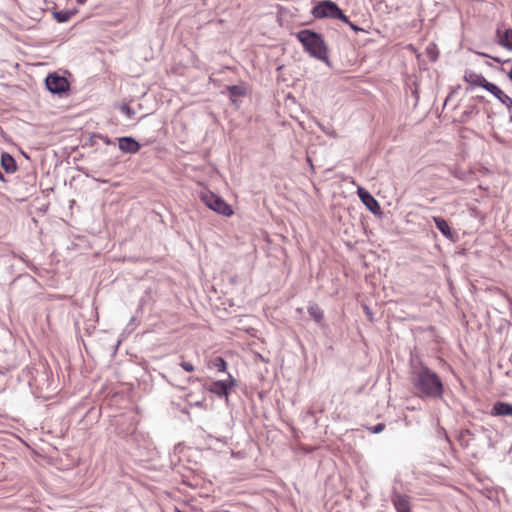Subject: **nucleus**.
Returning <instances> with one entry per match:
<instances>
[{"instance_id":"31","label":"nucleus","mask_w":512,"mask_h":512,"mask_svg":"<svg viewBox=\"0 0 512 512\" xmlns=\"http://www.w3.org/2000/svg\"><path fill=\"white\" fill-rule=\"evenodd\" d=\"M76 1H77V3H79V4H84V3L86 2V0H76Z\"/></svg>"},{"instance_id":"2","label":"nucleus","mask_w":512,"mask_h":512,"mask_svg":"<svg viewBox=\"0 0 512 512\" xmlns=\"http://www.w3.org/2000/svg\"><path fill=\"white\" fill-rule=\"evenodd\" d=\"M297 40L302 44L304 51L311 57L320 60L327 65L330 64L328 47L322 35L309 29H304L296 34Z\"/></svg>"},{"instance_id":"9","label":"nucleus","mask_w":512,"mask_h":512,"mask_svg":"<svg viewBox=\"0 0 512 512\" xmlns=\"http://www.w3.org/2000/svg\"><path fill=\"white\" fill-rule=\"evenodd\" d=\"M464 80L470 85V89H473L476 86H480L487 90L488 85H491V82H488L483 75L473 71H466ZM468 90L469 88H467V91Z\"/></svg>"},{"instance_id":"11","label":"nucleus","mask_w":512,"mask_h":512,"mask_svg":"<svg viewBox=\"0 0 512 512\" xmlns=\"http://www.w3.org/2000/svg\"><path fill=\"white\" fill-rule=\"evenodd\" d=\"M487 91L496 97L507 108H512V98L506 95L497 85L491 83V85H488Z\"/></svg>"},{"instance_id":"29","label":"nucleus","mask_w":512,"mask_h":512,"mask_svg":"<svg viewBox=\"0 0 512 512\" xmlns=\"http://www.w3.org/2000/svg\"><path fill=\"white\" fill-rule=\"evenodd\" d=\"M508 78H509V79H510V81L512 82V66H511L510 71L508 72Z\"/></svg>"},{"instance_id":"23","label":"nucleus","mask_w":512,"mask_h":512,"mask_svg":"<svg viewBox=\"0 0 512 512\" xmlns=\"http://www.w3.org/2000/svg\"><path fill=\"white\" fill-rule=\"evenodd\" d=\"M180 366H181L185 371H187V372H192V371H194V369H195V368H194V366H193V364H191L190 362H186V361H182V362L180 363Z\"/></svg>"},{"instance_id":"25","label":"nucleus","mask_w":512,"mask_h":512,"mask_svg":"<svg viewBox=\"0 0 512 512\" xmlns=\"http://www.w3.org/2000/svg\"><path fill=\"white\" fill-rule=\"evenodd\" d=\"M99 138L106 144V145H111L113 144V142L107 137V136H103V135H100Z\"/></svg>"},{"instance_id":"7","label":"nucleus","mask_w":512,"mask_h":512,"mask_svg":"<svg viewBox=\"0 0 512 512\" xmlns=\"http://www.w3.org/2000/svg\"><path fill=\"white\" fill-rule=\"evenodd\" d=\"M235 385V379L229 375V380H217L211 383L209 391L218 397L228 398V390L230 387Z\"/></svg>"},{"instance_id":"5","label":"nucleus","mask_w":512,"mask_h":512,"mask_svg":"<svg viewBox=\"0 0 512 512\" xmlns=\"http://www.w3.org/2000/svg\"><path fill=\"white\" fill-rule=\"evenodd\" d=\"M46 88L53 94H61L66 92L70 84L68 80L57 74H49L45 79Z\"/></svg>"},{"instance_id":"28","label":"nucleus","mask_w":512,"mask_h":512,"mask_svg":"<svg viewBox=\"0 0 512 512\" xmlns=\"http://www.w3.org/2000/svg\"><path fill=\"white\" fill-rule=\"evenodd\" d=\"M193 405L197 406V407H202L203 406V401H197Z\"/></svg>"},{"instance_id":"1","label":"nucleus","mask_w":512,"mask_h":512,"mask_svg":"<svg viewBox=\"0 0 512 512\" xmlns=\"http://www.w3.org/2000/svg\"><path fill=\"white\" fill-rule=\"evenodd\" d=\"M411 382L420 398L440 399L443 396L440 377L420 360L411 361Z\"/></svg>"},{"instance_id":"6","label":"nucleus","mask_w":512,"mask_h":512,"mask_svg":"<svg viewBox=\"0 0 512 512\" xmlns=\"http://www.w3.org/2000/svg\"><path fill=\"white\" fill-rule=\"evenodd\" d=\"M391 502L397 512H411L410 496L393 490L391 494Z\"/></svg>"},{"instance_id":"8","label":"nucleus","mask_w":512,"mask_h":512,"mask_svg":"<svg viewBox=\"0 0 512 512\" xmlns=\"http://www.w3.org/2000/svg\"><path fill=\"white\" fill-rule=\"evenodd\" d=\"M357 194L362 203L370 212H372L373 214L380 213L381 207L378 201L373 197L371 193H369L366 189L362 187H358Z\"/></svg>"},{"instance_id":"30","label":"nucleus","mask_w":512,"mask_h":512,"mask_svg":"<svg viewBox=\"0 0 512 512\" xmlns=\"http://www.w3.org/2000/svg\"><path fill=\"white\" fill-rule=\"evenodd\" d=\"M364 310H365L367 315H369V316L371 315V312H370V310H369V308L367 306L364 307Z\"/></svg>"},{"instance_id":"12","label":"nucleus","mask_w":512,"mask_h":512,"mask_svg":"<svg viewBox=\"0 0 512 512\" xmlns=\"http://www.w3.org/2000/svg\"><path fill=\"white\" fill-rule=\"evenodd\" d=\"M433 221L438 230L449 240H454V232L448 222L442 217H433Z\"/></svg>"},{"instance_id":"4","label":"nucleus","mask_w":512,"mask_h":512,"mask_svg":"<svg viewBox=\"0 0 512 512\" xmlns=\"http://www.w3.org/2000/svg\"><path fill=\"white\" fill-rule=\"evenodd\" d=\"M339 6L330 0L319 1L311 10L313 17L318 19L331 18L335 19L339 13Z\"/></svg>"},{"instance_id":"21","label":"nucleus","mask_w":512,"mask_h":512,"mask_svg":"<svg viewBox=\"0 0 512 512\" xmlns=\"http://www.w3.org/2000/svg\"><path fill=\"white\" fill-rule=\"evenodd\" d=\"M120 111L123 114H125L128 118H132L135 114V111L127 104L121 105Z\"/></svg>"},{"instance_id":"15","label":"nucleus","mask_w":512,"mask_h":512,"mask_svg":"<svg viewBox=\"0 0 512 512\" xmlns=\"http://www.w3.org/2000/svg\"><path fill=\"white\" fill-rule=\"evenodd\" d=\"M498 44L512 51V29H506L503 33L497 30Z\"/></svg>"},{"instance_id":"10","label":"nucleus","mask_w":512,"mask_h":512,"mask_svg":"<svg viewBox=\"0 0 512 512\" xmlns=\"http://www.w3.org/2000/svg\"><path fill=\"white\" fill-rule=\"evenodd\" d=\"M119 149L124 153L134 154L140 149V144L132 137H120L118 138Z\"/></svg>"},{"instance_id":"24","label":"nucleus","mask_w":512,"mask_h":512,"mask_svg":"<svg viewBox=\"0 0 512 512\" xmlns=\"http://www.w3.org/2000/svg\"><path fill=\"white\" fill-rule=\"evenodd\" d=\"M335 19H339L341 20L343 23H346L347 25L350 23L348 17L346 15H344V13L342 12V10L340 9L339 10V13L337 14L336 18Z\"/></svg>"},{"instance_id":"14","label":"nucleus","mask_w":512,"mask_h":512,"mask_svg":"<svg viewBox=\"0 0 512 512\" xmlns=\"http://www.w3.org/2000/svg\"><path fill=\"white\" fill-rule=\"evenodd\" d=\"M494 416H512V404L506 402H496L492 407Z\"/></svg>"},{"instance_id":"19","label":"nucleus","mask_w":512,"mask_h":512,"mask_svg":"<svg viewBox=\"0 0 512 512\" xmlns=\"http://www.w3.org/2000/svg\"><path fill=\"white\" fill-rule=\"evenodd\" d=\"M213 366L219 372H224L227 368V363L222 357H216L213 361Z\"/></svg>"},{"instance_id":"20","label":"nucleus","mask_w":512,"mask_h":512,"mask_svg":"<svg viewBox=\"0 0 512 512\" xmlns=\"http://www.w3.org/2000/svg\"><path fill=\"white\" fill-rule=\"evenodd\" d=\"M426 51H427V54L429 56V58L432 60V61H435L437 59V51H436V46L434 44H430L427 48H426Z\"/></svg>"},{"instance_id":"22","label":"nucleus","mask_w":512,"mask_h":512,"mask_svg":"<svg viewBox=\"0 0 512 512\" xmlns=\"http://www.w3.org/2000/svg\"><path fill=\"white\" fill-rule=\"evenodd\" d=\"M385 428V424L384 423H378L376 425H374L373 427L370 428L371 432L374 433V434H378L380 432H382Z\"/></svg>"},{"instance_id":"33","label":"nucleus","mask_w":512,"mask_h":512,"mask_svg":"<svg viewBox=\"0 0 512 512\" xmlns=\"http://www.w3.org/2000/svg\"><path fill=\"white\" fill-rule=\"evenodd\" d=\"M175 512H184V511H182V510H180V509L176 508V509H175Z\"/></svg>"},{"instance_id":"17","label":"nucleus","mask_w":512,"mask_h":512,"mask_svg":"<svg viewBox=\"0 0 512 512\" xmlns=\"http://www.w3.org/2000/svg\"><path fill=\"white\" fill-rule=\"evenodd\" d=\"M74 14H75V11L62 10V11L54 12L53 16L57 22L64 23V22H67Z\"/></svg>"},{"instance_id":"32","label":"nucleus","mask_w":512,"mask_h":512,"mask_svg":"<svg viewBox=\"0 0 512 512\" xmlns=\"http://www.w3.org/2000/svg\"><path fill=\"white\" fill-rule=\"evenodd\" d=\"M0 180L5 181V178L1 172H0Z\"/></svg>"},{"instance_id":"3","label":"nucleus","mask_w":512,"mask_h":512,"mask_svg":"<svg viewBox=\"0 0 512 512\" xmlns=\"http://www.w3.org/2000/svg\"><path fill=\"white\" fill-rule=\"evenodd\" d=\"M201 199L209 209L223 216H231L233 214V210L230 205H228L220 196L212 192L203 193Z\"/></svg>"},{"instance_id":"13","label":"nucleus","mask_w":512,"mask_h":512,"mask_svg":"<svg viewBox=\"0 0 512 512\" xmlns=\"http://www.w3.org/2000/svg\"><path fill=\"white\" fill-rule=\"evenodd\" d=\"M1 167L6 173H14L17 170L15 159L7 152L1 154Z\"/></svg>"},{"instance_id":"18","label":"nucleus","mask_w":512,"mask_h":512,"mask_svg":"<svg viewBox=\"0 0 512 512\" xmlns=\"http://www.w3.org/2000/svg\"><path fill=\"white\" fill-rule=\"evenodd\" d=\"M228 91H229L230 95L234 96V97H240V96L245 95V93H246L245 88L240 85L229 86Z\"/></svg>"},{"instance_id":"16","label":"nucleus","mask_w":512,"mask_h":512,"mask_svg":"<svg viewBox=\"0 0 512 512\" xmlns=\"http://www.w3.org/2000/svg\"><path fill=\"white\" fill-rule=\"evenodd\" d=\"M308 313L316 323L320 324L323 321V310L317 304H311L308 307Z\"/></svg>"},{"instance_id":"27","label":"nucleus","mask_w":512,"mask_h":512,"mask_svg":"<svg viewBox=\"0 0 512 512\" xmlns=\"http://www.w3.org/2000/svg\"><path fill=\"white\" fill-rule=\"evenodd\" d=\"M453 175H454L456 178L463 179V173H462V172L454 171V172H453Z\"/></svg>"},{"instance_id":"26","label":"nucleus","mask_w":512,"mask_h":512,"mask_svg":"<svg viewBox=\"0 0 512 512\" xmlns=\"http://www.w3.org/2000/svg\"><path fill=\"white\" fill-rule=\"evenodd\" d=\"M348 25H349V27H350L353 31H355V32H358V31H360V30H361V28H359L357 25H355V24H354V23H352V22H350Z\"/></svg>"}]
</instances>
